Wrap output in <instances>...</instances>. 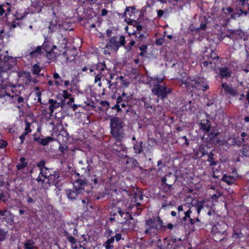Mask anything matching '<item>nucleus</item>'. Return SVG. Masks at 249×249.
Segmentation results:
<instances>
[{"mask_svg":"<svg viewBox=\"0 0 249 249\" xmlns=\"http://www.w3.org/2000/svg\"><path fill=\"white\" fill-rule=\"evenodd\" d=\"M145 226L146 228L144 231V234H149L154 237L160 232H164L167 229L171 230L174 226L172 223H168L167 226L164 225L163 220L158 216L152 217L145 221Z\"/></svg>","mask_w":249,"mask_h":249,"instance_id":"f257e3e1","label":"nucleus"},{"mask_svg":"<svg viewBox=\"0 0 249 249\" xmlns=\"http://www.w3.org/2000/svg\"><path fill=\"white\" fill-rule=\"evenodd\" d=\"M124 124L121 118L113 117L110 120V134L115 141H123L125 136Z\"/></svg>","mask_w":249,"mask_h":249,"instance_id":"f03ea898","label":"nucleus"},{"mask_svg":"<svg viewBox=\"0 0 249 249\" xmlns=\"http://www.w3.org/2000/svg\"><path fill=\"white\" fill-rule=\"evenodd\" d=\"M105 177L101 172L90 175L88 179L89 185L90 186L91 192H96L99 189L104 187Z\"/></svg>","mask_w":249,"mask_h":249,"instance_id":"7ed1b4c3","label":"nucleus"},{"mask_svg":"<svg viewBox=\"0 0 249 249\" xmlns=\"http://www.w3.org/2000/svg\"><path fill=\"white\" fill-rule=\"evenodd\" d=\"M211 232L214 241H221L227 235L226 226L224 224H217L212 226Z\"/></svg>","mask_w":249,"mask_h":249,"instance_id":"20e7f679","label":"nucleus"},{"mask_svg":"<svg viewBox=\"0 0 249 249\" xmlns=\"http://www.w3.org/2000/svg\"><path fill=\"white\" fill-rule=\"evenodd\" d=\"M47 173V174H46V175H43V177L48 180L43 187L45 189H48L51 186L54 185L56 186L60 181L59 172L58 171L54 170L53 168H50Z\"/></svg>","mask_w":249,"mask_h":249,"instance_id":"39448f33","label":"nucleus"},{"mask_svg":"<svg viewBox=\"0 0 249 249\" xmlns=\"http://www.w3.org/2000/svg\"><path fill=\"white\" fill-rule=\"evenodd\" d=\"M125 43V37L124 36L122 35L120 36L119 41H118L117 36H113L109 38L108 42L106 45V48L115 52H117L119 48L121 46H124Z\"/></svg>","mask_w":249,"mask_h":249,"instance_id":"423d86ee","label":"nucleus"},{"mask_svg":"<svg viewBox=\"0 0 249 249\" xmlns=\"http://www.w3.org/2000/svg\"><path fill=\"white\" fill-rule=\"evenodd\" d=\"M173 89L171 88H168L166 86L157 84L152 89V92L155 95L161 100L165 99L168 95L172 93Z\"/></svg>","mask_w":249,"mask_h":249,"instance_id":"0eeeda50","label":"nucleus"},{"mask_svg":"<svg viewBox=\"0 0 249 249\" xmlns=\"http://www.w3.org/2000/svg\"><path fill=\"white\" fill-rule=\"evenodd\" d=\"M42 47L46 52L47 57L50 60L55 58L59 54V53H57L54 52V50L57 48V47L54 45L52 46L51 43L47 37L45 38Z\"/></svg>","mask_w":249,"mask_h":249,"instance_id":"6e6552de","label":"nucleus"},{"mask_svg":"<svg viewBox=\"0 0 249 249\" xmlns=\"http://www.w3.org/2000/svg\"><path fill=\"white\" fill-rule=\"evenodd\" d=\"M225 36L235 41L239 39H245V33L240 29L230 30L225 34Z\"/></svg>","mask_w":249,"mask_h":249,"instance_id":"1a4fd4ad","label":"nucleus"},{"mask_svg":"<svg viewBox=\"0 0 249 249\" xmlns=\"http://www.w3.org/2000/svg\"><path fill=\"white\" fill-rule=\"evenodd\" d=\"M0 219L2 222H5L7 225H13L14 215L7 210H1L0 211Z\"/></svg>","mask_w":249,"mask_h":249,"instance_id":"9d476101","label":"nucleus"},{"mask_svg":"<svg viewBox=\"0 0 249 249\" xmlns=\"http://www.w3.org/2000/svg\"><path fill=\"white\" fill-rule=\"evenodd\" d=\"M221 86L225 93L229 96V98L236 97L238 96L239 94L237 88H233L226 82L222 83Z\"/></svg>","mask_w":249,"mask_h":249,"instance_id":"9b49d317","label":"nucleus"},{"mask_svg":"<svg viewBox=\"0 0 249 249\" xmlns=\"http://www.w3.org/2000/svg\"><path fill=\"white\" fill-rule=\"evenodd\" d=\"M194 83L196 84L195 89L206 91L209 89L208 82L205 78L200 77H197L196 78V82Z\"/></svg>","mask_w":249,"mask_h":249,"instance_id":"f8f14e48","label":"nucleus"},{"mask_svg":"<svg viewBox=\"0 0 249 249\" xmlns=\"http://www.w3.org/2000/svg\"><path fill=\"white\" fill-rule=\"evenodd\" d=\"M212 205L213 204L211 202L206 201L205 199L201 201L197 200L195 207L196 208L198 215L200 214L201 210L205 207L209 209H213Z\"/></svg>","mask_w":249,"mask_h":249,"instance_id":"ddd939ff","label":"nucleus"},{"mask_svg":"<svg viewBox=\"0 0 249 249\" xmlns=\"http://www.w3.org/2000/svg\"><path fill=\"white\" fill-rule=\"evenodd\" d=\"M180 86L187 89H195V84L194 83L196 82V79H192L190 77H187L185 79L182 78L181 79Z\"/></svg>","mask_w":249,"mask_h":249,"instance_id":"4468645a","label":"nucleus"},{"mask_svg":"<svg viewBox=\"0 0 249 249\" xmlns=\"http://www.w3.org/2000/svg\"><path fill=\"white\" fill-rule=\"evenodd\" d=\"M89 185L88 181H87L85 179L81 178L77 179L74 184L73 187L75 189L81 193L82 190H84L85 187Z\"/></svg>","mask_w":249,"mask_h":249,"instance_id":"2eb2a0df","label":"nucleus"},{"mask_svg":"<svg viewBox=\"0 0 249 249\" xmlns=\"http://www.w3.org/2000/svg\"><path fill=\"white\" fill-rule=\"evenodd\" d=\"M114 211L116 212L115 214L118 213L122 217H124L125 221L127 220H134L132 215L129 212H126L125 210L122 209L120 207H115Z\"/></svg>","mask_w":249,"mask_h":249,"instance_id":"dca6fc26","label":"nucleus"},{"mask_svg":"<svg viewBox=\"0 0 249 249\" xmlns=\"http://www.w3.org/2000/svg\"><path fill=\"white\" fill-rule=\"evenodd\" d=\"M200 129L205 133L209 134L210 130L212 127V124L208 119L202 120L199 123Z\"/></svg>","mask_w":249,"mask_h":249,"instance_id":"f3484780","label":"nucleus"},{"mask_svg":"<svg viewBox=\"0 0 249 249\" xmlns=\"http://www.w3.org/2000/svg\"><path fill=\"white\" fill-rule=\"evenodd\" d=\"M219 73L221 79H228L231 77V72L230 69L226 66L219 68Z\"/></svg>","mask_w":249,"mask_h":249,"instance_id":"a211bd4d","label":"nucleus"},{"mask_svg":"<svg viewBox=\"0 0 249 249\" xmlns=\"http://www.w3.org/2000/svg\"><path fill=\"white\" fill-rule=\"evenodd\" d=\"M81 193L74 188L73 189H69L66 190V195L69 200L73 201L77 199L79 195Z\"/></svg>","mask_w":249,"mask_h":249,"instance_id":"6ab92c4d","label":"nucleus"},{"mask_svg":"<svg viewBox=\"0 0 249 249\" xmlns=\"http://www.w3.org/2000/svg\"><path fill=\"white\" fill-rule=\"evenodd\" d=\"M53 140L54 138L51 136L46 137L45 138L42 139L40 137H35L34 138V141L35 142H37L40 145L42 146H46L48 145L49 143L53 141Z\"/></svg>","mask_w":249,"mask_h":249,"instance_id":"aec40b11","label":"nucleus"},{"mask_svg":"<svg viewBox=\"0 0 249 249\" xmlns=\"http://www.w3.org/2000/svg\"><path fill=\"white\" fill-rule=\"evenodd\" d=\"M242 16H249V12H247V11L246 10H244L242 8H236L233 13L231 15V18L234 19H236L237 18H239Z\"/></svg>","mask_w":249,"mask_h":249,"instance_id":"412c9836","label":"nucleus"},{"mask_svg":"<svg viewBox=\"0 0 249 249\" xmlns=\"http://www.w3.org/2000/svg\"><path fill=\"white\" fill-rule=\"evenodd\" d=\"M120 105L122 108H124V111L127 115L132 116L135 114L136 112L133 109L132 107L130 104L123 102L120 103Z\"/></svg>","mask_w":249,"mask_h":249,"instance_id":"4be33fe9","label":"nucleus"},{"mask_svg":"<svg viewBox=\"0 0 249 249\" xmlns=\"http://www.w3.org/2000/svg\"><path fill=\"white\" fill-rule=\"evenodd\" d=\"M143 142L142 141H136L133 143V148L134 153L136 154L139 155L142 154L143 151Z\"/></svg>","mask_w":249,"mask_h":249,"instance_id":"5701e85b","label":"nucleus"},{"mask_svg":"<svg viewBox=\"0 0 249 249\" xmlns=\"http://www.w3.org/2000/svg\"><path fill=\"white\" fill-rule=\"evenodd\" d=\"M124 158L127 160L125 161V163L131 168H136L140 167L138 161L133 158L130 157L128 155H125Z\"/></svg>","mask_w":249,"mask_h":249,"instance_id":"b1692460","label":"nucleus"},{"mask_svg":"<svg viewBox=\"0 0 249 249\" xmlns=\"http://www.w3.org/2000/svg\"><path fill=\"white\" fill-rule=\"evenodd\" d=\"M167 178L164 177L161 178V190L165 193L170 192L172 190V184L168 183Z\"/></svg>","mask_w":249,"mask_h":249,"instance_id":"393cba45","label":"nucleus"},{"mask_svg":"<svg viewBox=\"0 0 249 249\" xmlns=\"http://www.w3.org/2000/svg\"><path fill=\"white\" fill-rule=\"evenodd\" d=\"M142 100L144 103V107L147 111L151 113L155 111V107L152 105L150 99L142 98Z\"/></svg>","mask_w":249,"mask_h":249,"instance_id":"a878e982","label":"nucleus"},{"mask_svg":"<svg viewBox=\"0 0 249 249\" xmlns=\"http://www.w3.org/2000/svg\"><path fill=\"white\" fill-rule=\"evenodd\" d=\"M193 206L192 203H186L185 204V211L184 212V216L182 218V221H187L188 219L191 217V214L192 213L191 211V208Z\"/></svg>","mask_w":249,"mask_h":249,"instance_id":"bb28decb","label":"nucleus"},{"mask_svg":"<svg viewBox=\"0 0 249 249\" xmlns=\"http://www.w3.org/2000/svg\"><path fill=\"white\" fill-rule=\"evenodd\" d=\"M21 77H22L23 83L26 86L29 85L32 82H34L30 72L23 71L21 73Z\"/></svg>","mask_w":249,"mask_h":249,"instance_id":"cd10ccee","label":"nucleus"},{"mask_svg":"<svg viewBox=\"0 0 249 249\" xmlns=\"http://www.w3.org/2000/svg\"><path fill=\"white\" fill-rule=\"evenodd\" d=\"M132 197L135 199V202L137 206L141 205L140 201L143 198V195L141 191L137 189L132 194Z\"/></svg>","mask_w":249,"mask_h":249,"instance_id":"c85d7f7f","label":"nucleus"},{"mask_svg":"<svg viewBox=\"0 0 249 249\" xmlns=\"http://www.w3.org/2000/svg\"><path fill=\"white\" fill-rule=\"evenodd\" d=\"M113 149L116 151H126L127 148L125 145L122 143V141H116V142L113 144Z\"/></svg>","mask_w":249,"mask_h":249,"instance_id":"c756f323","label":"nucleus"},{"mask_svg":"<svg viewBox=\"0 0 249 249\" xmlns=\"http://www.w3.org/2000/svg\"><path fill=\"white\" fill-rule=\"evenodd\" d=\"M48 103L50 104L48 109L50 111L51 114H52L55 109L60 106V103L57 102V101L53 99H50L48 101Z\"/></svg>","mask_w":249,"mask_h":249,"instance_id":"7c9ffc66","label":"nucleus"},{"mask_svg":"<svg viewBox=\"0 0 249 249\" xmlns=\"http://www.w3.org/2000/svg\"><path fill=\"white\" fill-rule=\"evenodd\" d=\"M202 154L203 155L207 154L208 155V159L207 161L210 163L209 166L210 167H213L216 166L218 162L217 161H215L214 158V154L213 153L212 151L210 152V153L208 152H203Z\"/></svg>","mask_w":249,"mask_h":249,"instance_id":"2f4dec72","label":"nucleus"},{"mask_svg":"<svg viewBox=\"0 0 249 249\" xmlns=\"http://www.w3.org/2000/svg\"><path fill=\"white\" fill-rule=\"evenodd\" d=\"M13 98H14L15 101H17V102L18 105L17 107L19 110H22L25 104L24 99L18 94H16L14 96Z\"/></svg>","mask_w":249,"mask_h":249,"instance_id":"473e14b6","label":"nucleus"},{"mask_svg":"<svg viewBox=\"0 0 249 249\" xmlns=\"http://www.w3.org/2000/svg\"><path fill=\"white\" fill-rule=\"evenodd\" d=\"M36 166L37 167L39 168L40 174L42 176H43V175H46V174H47V172L50 169L45 166V162L44 160H41L38 162L36 164Z\"/></svg>","mask_w":249,"mask_h":249,"instance_id":"72a5a7b5","label":"nucleus"},{"mask_svg":"<svg viewBox=\"0 0 249 249\" xmlns=\"http://www.w3.org/2000/svg\"><path fill=\"white\" fill-rule=\"evenodd\" d=\"M62 42L61 43L60 46H58V50L59 51V54L62 53L64 56H66L67 48V40L66 38L62 39Z\"/></svg>","mask_w":249,"mask_h":249,"instance_id":"f704fd0d","label":"nucleus"},{"mask_svg":"<svg viewBox=\"0 0 249 249\" xmlns=\"http://www.w3.org/2000/svg\"><path fill=\"white\" fill-rule=\"evenodd\" d=\"M24 249H37L35 242L32 239H27L23 244Z\"/></svg>","mask_w":249,"mask_h":249,"instance_id":"c9c22d12","label":"nucleus"},{"mask_svg":"<svg viewBox=\"0 0 249 249\" xmlns=\"http://www.w3.org/2000/svg\"><path fill=\"white\" fill-rule=\"evenodd\" d=\"M42 46H38L35 50H32L27 55L31 58H34L37 57L41 53Z\"/></svg>","mask_w":249,"mask_h":249,"instance_id":"e433bc0d","label":"nucleus"},{"mask_svg":"<svg viewBox=\"0 0 249 249\" xmlns=\"http://www.w3.org/2000/svg\"><path fill=\"white\" fill-rule=\"evenodd\" d=\"M127 23L128 25H131L135 27L137 29L136 31H141L142 29V26L140 22L136 20L128 18Z\"/></svg>","mask_w":249,"mask_h":249,"instance_id":"4c0bfd02","label":"nucleus"},{"mask_svg":"<svg viewBox=\"0 0 249 249\" xmlns=\"http://www.w3.org/2000/svg\"><path fill=\"white\" fill-rule=\"evenodd\" d=\"M118 97H121L122 100V102H124L131 105V101L133 99V96L132 94L128 95L127 93H126L123 91L122 94Z\"/></svg>","mask_w":249,"mask_h":249,"instance_id":"58836bf2","label":"nucleus"},{"mask_svg":"<svg viewBox=\"0 0 249 249\" xmlns=\"http://www.w3.org/2000/svg\"><path fill=\"white\" fill-rule=\"evenodd\" d=\"M222 180L230 185L234 184L236 179L233 176L224 175L222 177Z\"/></svg>","mask_w":249,"mask_h":249,"instance_id":"ea45409f","label":"nucleus"},{"mask_svg":"<svg viewBox=\"0 0 249 249\" xmlns=\"http://www.w3.org/2000/svg\"><path fill=\"white\" fill-rule=\"evenodd\" d=\"M20 163H18L16 165L18 170H21L24 169L28 165V163L26 161V158L22 157L19 159Z\"/></svg>","mask_w":249,"mask_h":249,"instance_id":"a19ab883","label":"nucleus"},{"mask_svg":"<svg viewBox=\"0 0 249 249\" xmlns=\"http://www.w3.org/2000/svg\"><path fill=\"white\" fill-rule=\"evenodd\" d=\"M93 68H94L97 72H102V71H105L107 69V66L105 62L103 61V62H99L96 64L93 65Z\"/></svg>","mask_w":249,"mask_h":249,"instance_id":"79ce46f5","label":"nucleus"},{"mask_svg":"<svg viewBox=\"0 0 249 249\" xmlns=\"http://www.w3.org/2000/svg\"><path fill=\"white\" fill-rule=\"evenodd\" d=\"M53 78L54 79V85L56 86H62L64 80L57 73L54 72L53 73Z\"/></svg>","mask_w":249,"mask_h":249,"instance_id":"37998d69","label":"nucleus"},{"mask_svg":"<svg viewBox=\"0 0 249 249\" xmlns=\"http://www.w3.org/2000/svg\"><path fill=\"white\" fill-rule=\"evenodd\" d=\"M41 69L42 68L40 67L38 63L35 64L32 66L31 71L33 75L37 77L40 75Z\"/></svg>","mask_w":249,"mask_h":249,"instance_id":"c03bdc74","label":"nucleus"},{"mask_svg":"<svg viewBox=\"0 0 249 249\" xmlns=\"http://www.w3.org/2000/svg\"><path fill=\"white\" fill-rule=\"evenodd\" d=\"M139 31H134L132 35L135 36V39L137 42L140 43L142 42L144 39L146 38V36L144 34H140Z\"/></svg>","mask_w":249,"mask_h":249,"instance_id":"a18cd8bd","label":"nucleus"},{"mask_svg":"<svg viewBox=\"0 0 249 249\" xmlns=\"http://www.w3.org/2000/svg\"><path fill=\"white\" fill-rule=\"evenodd\" d=\"M137 11V9L134 6L127 7L124 13L123 16L125 17L127 13L129 17H132Z\"/></svg>","mask_w":249,"mask_h":249,"instance_id":"49530a36","label":"nucleus"},{"mask_svg":"<svg viewBox=\"0 0 249 249\" xmlns=\"http://www.w3.org/2000/svg\"><path fill=\"white\" fill-rule=\"evenodd\" d=\"M9 199L10 196L8 193H0V203H7L9 202Z\"/></svg>","mask_w":249,"mask_h":249,"instance_id":"de8ad7c7","label":"nucleus"},{"mask_svg":"<svg viewBox=\"0 0 249 249\" xmlns=\"http://www.w3.org/2000/svg\"><path fill=\"white\" fill-rule=\"evenodd\" d=\"M58 28V23L56 20H52L49 26V32L51 33L54 32Z\"/></svg>","mask_w":249,"mask_h":249,"instance_id":"09e8293b","label":"nucleus"},{"mask_svg":"<svg viewBox=\"0 0 249 249\" xmlns=\"http://www.w3.org/2000/svg\"><path fill=\"white\" fill-rule=\"evenodd\" d=\"M82 202L83 204L85 211H89V209H93V206L92 205V203L89 200V199H82Z\"/></svg>","mask_w":249,"mask_h":249,"instance_id":"8fccbe9b","label":"nucleus"},{"mask_svg":"<svg viewBox=\"0 0 249 249\" xmlns=\"http://www.w3.org/2000/svg\"><path fill=\"white\" fill-rule=\"evenodd\" d=\"M64 234L67 240L71 244L72 246H73L74 244L76 243V240L75 239L74 237L71 236L70 234V233H69L68 231H64Z\"/></svg>","mask_w":249,"mask_h":249,"instance_id":"3c124183","label":"nucleus"},{"mask_svg":"<svg viewBox=\"0 0 249 249\" xmlns=\"http://www.w3.org/2000/svg\"><path fill=\"white\" fill-rule=\"evenodd\" d=\"M245 140L244 138H240L239 137H234L231 142V145L232 146L237 145L240 146L241 145L242 142H244Z\"/></svg>","mask_w":249,"mask_h":249,"instance_id":"603ef678","label":"nucleus"},{"mask_svg":"<svg viewBox=\"0 0 249 249\" xmlns=\"http://www.w3.org/2000/svg\"><path fill=\"white\" fill-rule=\"evenodd\" d=\"M201 65L202 67L208 69H211L214 67L213 65V62L211 60L210 58H207V60H206L202 62Z\"/></svg>","mask_w":249,"mask_h":249,"instance_id":"864d4df0","label":"nucleus"},{"mask_svg":"<svg viewBox=\"0 0 249 249\" xmlns=\"http://www.w3.org/2000/svg\"><path fill=\"white\" fill-rule=\"evenodd\" d=\"M162 80L160 78L157 77H148V82L149 84L153 83L154 84L155 86H156L157 84H159V83L161 82Z\"/></svg>","mask_w":249,"mask_h":249,"instance_id":"5fc2aeb1","label":"nucleus"},{"mask_svg":"<svg viewBox=\"0 0 249 249\" xmlns=\"http://www.w3.org/2000/svg\"><path fill=\"white\" fill-rule=\"evenodd\" d=\"M194 103H193L192 101H189L185 104L184 106L185 109L191 112H194L196 108L194 106Z\"/></svg>","mask_w":249,"mask_h":249,"instance_id":"6e6d98bb","label":"nucleus"},{"mask_svg":"<svg viewBox=\"0 0 249 249\" xmlns=\"http://www.w3.org/2000/svg\"><path fill=\"white\" fill-rule=\"evenodd\" d=\"M122 102L121 97H118L117 98L116 104L113 106L111 108L112 109H116V112L118 113L122 110L120 107V103Z\"/></svg>","mask_w":249,"mask_h":249,"instance_id":"4d7b16f0","label":"nucleus"},{"mask_svg":"<svg viewBox=\"0 0 249 249\" xmlns=\"http://www.w3.org/2000/svg\"><path fill=\"white\" fill-rule=\"evenodd\" d=\"M2 50L0 49V61H3L4 62H7L10 59H13L11 56L6 55L2 53Z\"/></svg>","mask_w":249,"mask_h":249,"instance_id":"13d9d810","label":"nucleus"},{"mask_svg":"<svg viewBox=\"0 0 249 249\" xmlns=\"http://www.w3.org/2000/svg\"><path fill=\"white\" fill-rule=\"evenodd\" d=\"M241 153L245 157L249 156V146L247 144H244L241 150Z\"/></svg>","mask_w":249,"mask_h":249,"instance_id":"bf43d9fd","label":"nucleus"},{"mask_svg":"<svg viewBox=\"0 0 249 249\" xmlns=\"http://www.w3.org/2000/svg\"><path fill=\"white\" fill-rule=\"evenodd\" d=\"M136 41L132 40L127 45L123 46L128 52H130L132 50V47L135 45Z\"/></svg>","mask_w":249,"mask_h":249,"instance_id":"052dcab7","label":"nucleus"},{"mask_svg":"<svg viewBox=\"0 0 249 249\" xmlns=\"http://www.w3.org/2000/svg\"><path fill=\"white\" fill-rule=\"evenodd\" d=\"M3 6L4 8L5 12H7V13L5 14V16H7V15H9L10 12L11 11V5L9 2H6L4 4H3Z\"/></svg>","mask_w":249,"mask_h":249,"instance_id":"680f3d73","label":"nucleus"},{"mask_svg":"<svg viewBox=\"0 0 249 249\" xmlns=\"http://www.w3.org/2000/svg\"><path fill=\"white\" fill-rule=\"evenodd\" d=\"M130 220H127L126 221H124V224L127 225L128 229L129 230H133L135 228L136 224L133 221V222H132L130 221Z\"/></svg>","mask_w":249,"mask_h":249,"instance_id":"e2e57ef3","label":"nucleus"},{"mask_svg":"<svg viewBox=\"0 0 249 249\" xmlns=\"http://www.w3.org/2000/svg\"><path fill=\"white\" fill-rule=\"evenodd\" d=\"M93 76H94V82L97 83L98 82H100L101 80V78L102 76V72H94L93 74Z\"/></svg>","mask_w":249,"mask_h":249,"instance_id":"0e129e2a","label":"nucleus"},{"mask_svg":"<svg viewBox=\"0 0 249 249\" xmlns=\"http://www.w3.org/2000/svg\"><path fill=\"white\" fill-rule=\"evenodd\" d=\"M7 234V231L0 227V242L4 241L6 239Z\"/></svg>","mask_w":249,"mask_h":249,"instance_id":"69168bd1","label":"nucleus"},{"mask_svg":"<svg viewBox=\"0 0 249 249\" xmlns=\"http://www.w3.org/2000/svg\"><path fill=\"white\" fill-rule=\"evenodd\" d=\"M31 132L32 129L31 128V124L29 122L26 121L25 127L23 133L28 135L29 133H31Z\"/></svg>","mask_w":249,"mask_h":249,"instance_id":"338daca9","label":"nucleus"},{"mask_svg":"<svg viewBox=\"0 0 249 249\" xmlns=\"http://www.w3.org/2000/svg\"><path fill=\"white\" fill-rule=\"evenodd\" d=\"M207 58H210L211 60L213 61L215 59H218L219 56H218L216 53L212 50H211V52L209 56H207Z\"/></svg>","mask_w":249,"mask_h":249,"instance_id":"774afa93","label":"nucleus"}]
</instances>
